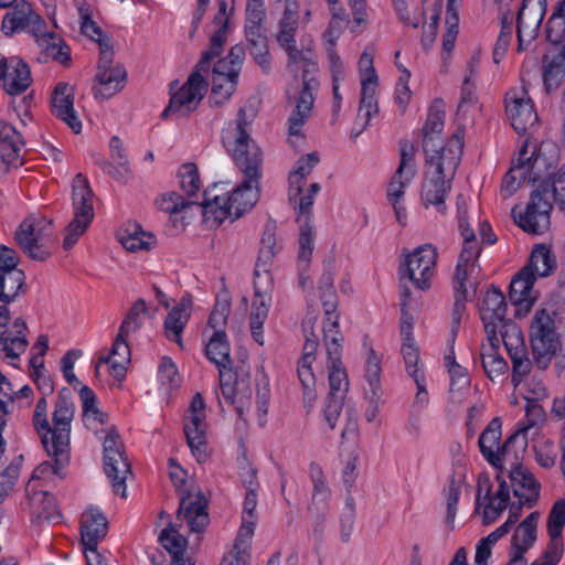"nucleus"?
<instances>
[{
  "instance_id": "32",
  "label": "nucleus",
  "mask_w": 565,
  "mask_h": 565,
  "mask_svg": "<svg viewBox=\"0 0 565 565\" xmlns=\"http://www.w3.org/2000/svg\"><path fill=\"white\" fill-rule=\"evenodd\" d=\"M254 299L252 302V311L249 316V327L252 337L254 340L263 345L264 344V334H263V326L268 317V311L271 302V297L267 292L260 288L257 281L254 282Z\"/></svg>"
},
{
  "instance_id": "46",
  "label": "nucleus",
  "mask_w": 565,
  "mask_h": 565,
  "mask_svg": "<svg viewBox=\"0 0 565 565\" xmlns=\"http://www.w3.org/2000/svg\"><path fill=\"white\" fill-rule=\"evenodd\" d=\"M159 541L171 555L170 565H193L189 558L184 557L186 539L175 529L171 526L163 529L159 535Z\"/></svg>"
},
{
  "instance_id": "43",
  "label": "nucleus",
  "mask_w": 565,
  "mask_h": 565,
  "mask_svg": "<svg viewBox=\"0 0 565 565\" xmlns=\"http://www.w3.org/2000/svg\"><path fill=\"white\" fill-rule=\"evenodd\" d=\"M309 476L312 482V498L310 510L316 509L317 512H324L331 498V491L328 487L322 468L311 462L309 466Z\"/></svg>"
},
{
  "instance_id": "54",
  "label": "nucleus",
  "mask_w": 565,
  "mask_h": 565,
  "mask_svg": "<svg viewBox=\"0 0 565 565\" xmlns=\"http://www.w3.org/2000/svg\"><path fill=\"white\" fill-rule=\"evenodd\" d=\"M147 312V305L143 299H138L131 306L129 311L127 312L125 319L122 320L118 332L121 334L129 335L138 331L142 326V316Z\"/></svg>"
},
{
  "instance_id": "44",
  "label": "nucleus",
  "mask_w": 565,
  "mask_h": 565,
  "mask_svg": "<svg viewBox=\"0 0 565 565\" xmlns=\"http://www.w3.org/2000/svg\"><path fill=\"white\" fill-rule=\"evenodd\" d=\"M276 223L268 221L265 225V230L260 241V248L257 257L255 276H259V271L268 273L267 267L271 264L274 257L280 249L276 243L275 237Z\"/></svg>"
},
{
  "instance_id": "5",
  "label": "nucleus",
  "mask_w": 565,
  "mask_h": 565,
  "mask_svg": "<svg viewBox=\"0 0 565 565\" xmlns=\"http://www.w3.org/2000/svg\"><path fill=\"white\" fill-rule=\"evenodd\" d=\"M554 199L559 210L565 212V167L558 170L552 182V193L547 182L541 183L531 194L524 213L514 216L516 224L525 232L541 234L550 226V213Z\"/></svg>"
},
{
  "instance_id": "27",
  "label": "nucleus",
  "mask_w": 565,
  "mask_h": 565,
  "mask_svg": "<svg viewBox=\"0 0 565 565\" xmlns=\"http://www.w3.org/2000/svg\"><path fill=\"white\" fill-rule=\"evenodd\" d=\"M186 443L198 462L207 459L205 414H185L183 424Z\"/></svg>"
},
{
  "instance_id": "9",
  "label": "nucleus",
  "mask_w": 565,
  "mask_h": 565,
  "mask_svg": "<svg viewBox=\"0 0 565 565\" xmlns=\"http://www.w3.org/2000/svg\"><path fill=\"white\" fill-rule=\"evenodd\" d=\"M530 341L534 363L540 370H545L556 355L559 339L555 331L554 320L546 309L535 312L530 330Z\"/></svg>"
},
{
  "instance_id": "6",
  "label": "nucleus",
  "mask_w": 565,
  "mask_h": 565,
  "mask_svg": "<svg viewBox=\"0 0 565 565\" xmlns=\"http://www.w3.org/2000/svg\"><path fill=\"white\" fill-rule=\"evenodd\" d=\"M501 428V419L492 418L478 440L480 452L484 459L500 471L504 469L505 463H515L516 459H521L527 446V439L520 443V433H513L500 446Z\"/></svg>"
},
{
  "instance_id": "24",
  "label": "nucleus",
  "mask_w": 565,
  "mask_h": 565,
  "mask_svg": "<svg viewBox=\"0 0 565 565\" xmlns=\"http://www.w3.org/2000/svg\"><path fill=\"white\" fill-rule=\"evenodd\" d=\"M52 113L65 121L74 134H79L82 122L74 110V87L68 83H58L52 94Z\"/></svg>"
},
{
  "instance_id": "8",
  "label": "nucleus",
  "mask_w": 565,
  "mask_h": 565,
  "mask_svg": "<svg viewBox=\"0 0 565 565\" xmlns=\"http://www.w3.org/2000/svg\"><path fill=\"white\" fill-rule=\"evenodd\" d=\"M480 253L469 248H462L455 271L452 275L454 307L451 312V333L457 335L462 315L466 311V302L469 300L468 285L472 287L473 295L477 290V282L470 281L476 268Z\"/></svg>"
},
{
  "instance_id": "45",
  "label": "nucleus",
  "mask_w": 565,
  "mask_h": 565,
  "mask_svg": "<svg viewBox=\"0 0 565 565\" xmlns=\"http://www.w3.org/2000/svg\"><path fill=\"white\" fill-rule=\"evenodd\" d=\"M318 162V152L308 153L297 161L295 169L289 174V202L301 194L306 177L311 173Z\"/></svg>"
},
{
  "instance_id": "14",
  "label": "nucleus",
  "mask_w": 565,
  "mask_h": 565,
  "mask_svg": "<svg viewBox=\"0 0 565 565\" xmlns=\"http://www.w3.org/2000/svg\"><path fill=\"white\" fill-rule=\"evenodd\" d=\"M437 260V250L431 245H423L409 254L399 266L401 279H409L420 290L430 287V279Z\"/></svg>"
},
{
  "instance_id": "13",
  "label": "nucleus",
  "mask_w": 565,
  "mask_h": 565,
  "mask_svg": "<svg viewBox=\"0 0 565 565\" xmlns=\"http://www.w3.org/2000/svg\"><path fill=\"white\" fill-rule=\"evenodd\" d=\"M207 82L203 75L191 73L186 82L171 95L169 105L161 114L166 119L169 115L178 118L186 117L194 111L207 90Z\"/></svg>"
},
{
  "instance_id": "26",
  "label": "nucleus",
  "mask_w": 565,
  "mask_h": 565,
  "mask_svg": "<svg viewBox=\"0 0 565 565\" xmlns=\"http://www.w3.org/2000/svg\"><path fill=\"white\" fill-rule=\"evenodd\" d=\"M359 75L361 83L362 107L374 108L376 89L379 86V75L374 67V50L367 47L363 51L359 60Z\"/></svg>"
},
{
  "instance_id": "18",
  "label": "nucleus",
  "mask_w": 565,
  "mask_h": 565,
  "mask_svg": "<svg viewBox=\"0 0 565 565\" xmlns=\"http://www.w3.org/2000/svg\"><path fill=\"white\" fill-rule=\"evenodd\" d=\"M529 154V143L525 141L519 151L518 158L505 173L501 184V195L508 199L513 195L521 186L522 182H536L539 175L533 172L537 158H534V151Z\"/></svg>"
},
{
  "instance_id": "10",
  "label": "nucleus",
  "mask_w": 565,
  "mask_h": 565,
  "mask_svg": "<svg viewBox=\"0 0 565 565\" xmlns=\"http://www.w3.org/2000/svg\"><path fill=\"white\" fill-rule=\"evenodd\" d=\"M52 220L30 216L15 231V239L23 252L38 262L46 260L52 252L47 243L52 237Z\"/></svg>"
},
{
  "instance_id": "33",
  "label": "nucleus",
  "mask_w": 565,
  "mask_h": 565,
  "mask_svg": "<svg viewBox=\"0 0 565 565\" xmlns=\"http://www.w3.org/2000/svg\"><path fill=\"white\" fill-rule=\"evenodd\" d=\"M1 82L4 90L9 95L15 96L22 94L32 83L29 65L17 56L10 57L6 75Z\"/></svg>"
},
{
  "instance_id": "52",
  "label": "nucleus",
  "mask_w": 565,
  "mask_h": 565,
  "mask_svg": "<svg viewBox=\"0 0 565 565\" xmlns=\"http://www.w3.org/2000/svg\"><path fill=\"white\" fill-rule=\"evenodd\" d=\"M381 359L373 348L369 350V356L365 365V379L372 393V399L380 397L381 391Z\"/></svg>"
},
{
  "instance_id": "35",
  "label": "nucleus",
  "mask_w": 565,
  "mask_h": 565,
  "mask_svg": "<svg viewBox=\"0 0 565 565\" xmlns=\"http://www.w3.org/2000/svg\"><path fill=\"white\" fill-rule=\"evenodd\" d=\"M324 310L323 320V344L343 343V335L339 324L338 297L335 292L320 295Z\"/></svg>"
},
{
  "instance_id": "28",
  "label": "nucleus",
  "mask_w": 565,
  "mask_h": 565,
  "mask_svg": "<svg viewBox=\"0 0 565 565\" xmlns=\"http://www.w3.org/2000/svg\"><path fill=\"white\" fill-rule=\"evenodd\" d=\"M328 362L327 369L329 372V394L343 395L349 387V380L347 370L342 363V343L324 344Z\"/></svg>"
},
{
  "instance_id": "30",
  "label": "nucleus",
  "mask_w": 565,
  "mask_h": 565,
  "mask_svg": "<svg viewBox=\"0 0 565 565\" xmlns=\"http://www.w3.org/2000/svg\"><path fill=\"white\" fill-rule=\"evenodd\" d=\"M192 306V297L183 296L180 303L169 311L164 320L166 337L180 348H183L182 332L190 319Z\"/></svg>"
},
{
  "instance_id": "41",
  "label": "nucleus",
  "mask_w": 565,
  "mask_h": 565,
  "mask_svg": "<svg viewBox=\"0 0 565 565\" xmlns=\"http://www.w3.org/2000/svg\"><path fill=\"white\" fill-rule=\"evenodd\" d=\"M231 345L224 330L213 332L205 345L206 358L216 365V367L230 370L233 366L231 359Z\"/></svg>"
},
{
  "instance_id": "63",
  "label": "nucleus",
  "mask_w": 565,
  "mask_h": 565,
  "mask_svg": "<svg viewBox=\"0 0 565 565\" xmlns=\"http://www.w3.org/2000/svg\"><path fill=\"white\" fill-rule=\"evenodd\" d=\"M22 459L23 457L19 456L0 472V502L13 489L20 475Z\"/></svg>"
},
{
  "instance_id": "38",
  "label": "nucleus",
  "mask_w": 565,
  "mask_h": 565,
  "mask_svg": "<svg viewBox=\"0 0 565 565\" xmlns=\"http://www.w3.org/2000/svg\"><path fill=\"white\" fill-rule=\"evenodd\" d=\"M445 110L440 100H435L429 109L427 119L423 126V149L430 151L431 147L441 141L440 134L445 125Z\"/></svg>"
},
{
  "instance_id": "3",
  "label": "nucleus",
  "mask_w": 565,
  "mask_h": 565,
  "mask_svg": "<svg viewBox=\"0 0 565 565\" xmlns=\"http://www.w3.org/2000/svg\"><path fill=\"white\" fill-rule=\"evenodd\" d=\"M463 129L458 128L446 145L437 143L426 156L425 179L422 185V201L425 207L433 205L444 214L445 199L451 190L452 180L463 152Z\"/></svg>"
},
{
  "instance_id": "37",
  "label": "nucleus",
  "mask_w": 565,
  "mask_h": 565,
  "mask_svg": "<svg viewBox=\"0 0 565 565\" xmlns=\"http://www.w3.org/2000/svg\"><path fill=\"white\" fill-rule=\"evenodd\" d=\"M539 518V512H532L516 527L511 540V553L515 554L514 558H523L524 553L536 541Z\"/></svg>"
},
{
  "instance_id": "53",
  "label": "nucleus",
  "mask_w": 565,
  "mask_h": 565,
  "mask_svg": "<svg viewBox=\"0 0 565 565\" xmlns=\"http://www.w3.org/2000/svg\"><path fill=\"white\" fill-rule=\"evenodd\" d=\"M320 189V184L313 182L310 184L306 194L301 196H296L294 201L290 202L294 205V207L298 211V222H310L315 198L319 193Z\"/></svg>"
},
{
  "instance_id": "29",
  "label": "nucleus",
  "mask_w": 565,
  "mask_h": 565,
  "mask_svg": "<svg viewBox=\"0 0 565 565\" xmlns=\"http://www.w3.org/2000/svg\"><path fill=\"white\" fill-rule=\"evenodd\" d=\"M108 530V523L98 509H88L82 514L81 536L82 544L86 551H94L98 543L105 539Z\"/></svg>"
},
{
  "instance_id": "20",
  "label": "nucleus",
  "mask_w": 565,
  "mask_h": 565,
  "mask_svg": "<svg viewBox=\"0 0 565 565\" xmlns=\"http://www.w3.org/2000/svg\"><path fill=\"white\" fill-rule=\"evenodd\" d=\"M75 406L72 399V393L63 387L58 392L52 416L53 427L49 440L60 444V447L70 446L71 424L74 418Z\"/></svg>"
},
{
  "instance_id": "39",
  "label": "nucleus",
  "mask_w": 565,
  "mask_h": 565,
  "mask_svg": "<svg viewBox=\"0 0 565 565\" xmlns=\"http://www.w3.org/2000/svg\"><path fill=\"white\" fill-rule=\"evenodd\" d=\"M487 340L488 343L481 347L482 367L487 376L493 382L495 379L504 375L509 366L502 355L498 353L500 345L499 337L494 335L492 339L491 335H487Z\"/></svg>"
},
{
  "instance_id": "2",
  "label": "nucleus",
  "mask_w": 565,
  "mask_h": 565,
  "mask_svg": "<svg viewBox=\"0 0 565 565\" xmlns=\"http://www.w3.org/2000/svg\"><path fill=\"white\" fill-rule=\"evenodd\" d=\"M479 310L487 335L493 339L500 333L512 362V383L518 386L530 374L532 361L522 331L516 323L505 317V297L498 286L491 285L482 295Z\"/></svg>"
},
{
  "instance_id": "36",
  "label": "nucleus",
  "mask_w": 565,
  "mask_h": 565,
  "mask_svg": "<svg viewBox=\"0 0 565 565\" xmlns=\"http://www.w3.org/2000/svg\"><path fill=\"white\" fill-rule=\"evenodd\" d=\"M116 237L130 252L150 250L157 243L156 236L143 231L137 223H128L119 228Z\"/></svg>"
},
{
  "instance_id": "47",
  "label": "nucleus",
  "mask_w": 565,
  "mask_h": 565,
  "mask_svg": "<svg viewBox=\"0 0 565 565\" xmlns=\"http://www.w3.org/2000/svg\"><path fill=\"white\" fill-rule=\"evenodd\" d=\"M524 268H529V271H532L535 276L547 277L556 268V259L548 246L539 244L533 248Z\"/></svg>"
},
{
  "instance_id": "61",
  "label": "nucleus",
  "mask_w": 565,
  "mask_h": 565,
  "mask_svg": "<svg viewBox=\"0 0 565 565\" xmlns=\"http://www.w3.org/2000/svg\"><path fill=\"white\" fill-rule=\"evenodd\" d=\"M313 226L311 222H302L299 233V253L298 258L300 263L306 266L309 264L313 250Z\"/></svg>"
},
{
  "instance_id": "31",
  "label": "nucleus",
  "mask_w": 565,
  "mask_h": 565,
  "mask_svg": "<svg viewBox=\"0 0 565 565\" xmlns=\"http://www.w3.org/2000/svg\"><path fill=\"white\" fill-rule=\"evenodd\" d=\"M536 276L529 268H522L511 280L509 288L510 301L519 307V310L529 311L535 298L532 296Z\"/></svg>"
},
{
  "instance_id": "11",
  "label": "nucleus",
  "mask_w": 565,
  "mask_h": 565,
  "mask_svg": "<svg viewBox=\"0 0 565 565\" xmlns=\"http://www.w3.org/2000/svg\"><path fill=\"white\" fill-rule=\"evenodd\" d=\"M103 447L104 471L111 481L114 492L126 498V479L131 473V467L116 428L111 427L107 431Z\"/></svg>"
},
{
  "instance_id": "48",
  "label": "nucleus",
  "mask_w": 565,
  "mask_h": 565,
  "mask_svg": "<svg viewBox=\"0 0 565 565\" xmlns=\"http://www.w3.org/2000/svg\"><path fill=\"white\" fill-rule=\"evenodd\" d=\"M24 273L18 268L0 271V301H13L24 285Z\"/></svg>"
},
{
  "instance_id": "17",
  "label": "nucleus",
  "mask_w": 565,
  "mask_h": 565,
  "mask_svg": "<svg viewBox=\"0 0 565 565\" xmlns=\"http://www.w3.org/2000/svg\"><path fill=\"white\" fill-rule=\"evenodd\" d=\"M547 8V0H523L516 18L519 51L539 34Z\"/></svg>"
},
{
  "instance_id": "57",
  "label": "nucleus",
  "mask_w": 565,
  "mask_h": 565,
  "mask_svg": "<svg viewBox=\"0 0 565 565\" xmlns=\"http://www.w3.org/2000/svg\"><path fill=\"white\" fill-rule=\"evenodd\" d=\"M193 204L201 205L202 203L185 200L183 196H181L179 193L174 191L164 193L156 200V206L160 211H163L169 214L180 213L181 211Z\"/></svg>"
},
{
  "instance_id": "23",
  "label": "nucleus",
  "mask_w": 565,
  "mask_h": 565,
  "mask_svg": "<svg viewBox=\"0 0 565 565\" xmlns=\"http://www.w3.org/2000/svg\"><path fill=\"white\" fill-rule=\"evenodd\" d=\"M511 469L508 471L510 486L513 494L525 503L526 507L532 508L536 504L540 497L541 486L534 478L533 473L520 463V459L515 463H509Z\"/></svg>"
},
{
  "instance_id": "4",
  "label": "nucleus",
  "mask_w": 565,
  "mask_h": 565,
  "mask_svg": "<svg viewBox=\"0 0 565 565\" xmlns=\"http://www.w3.org/2000/svg\"><path fill=\"white\" fill-rule=\"evenodd\" d=\"M288 55L287 66L291 72L302 70V86L296 97V104L288 118V132L290 136H302L301 129L311 116L315 96L313 92L318 89L319 82L315 77L318 72V64L310 50L302 51L291 43L284 46Z\"/></svg>"
},
{
  "instance_id": "19",
  "label": "nucleus",
  "mask_w": 565,
  "mask_h": 565,
  "mask_svg": "<svg viewBox=\"0 0 565 565\" xmlns=\"http://www.w3.org/2000/svg\"><path fill=\"white\" fill-rule=\"evenodd\" d=\"M44 29L45 22L32 10L31 4L24 0L17 2L1 21V30L6 35L28 31L34 36H39Z\"/></svg>"
},
{
  "instance_id": "1",
  "label": "nucleus",
  "mask_w": 565,
  "mask_h": 565,
  "mask_svg": "<svg viewBox=\"0 0 565 565\" xmlns=\"http://www.w3.org/2000/svg\"><path fill=\"white\" fill-rule=\"evenodd\" d=\"M256 116L257 109L248 103L238 109L234 126L223 131V145L243 172L244 180L227 196H211L209 191L204 192L201 204L203 213L206 217L212 216L217 224L227 218L232 222L239 218L258 201L263 156L250 137V127Z\"/></svg>"
},
{
  "instance_id": "12",
  "label": "nucleus",
  "mask_w": 565,
  "mask_h": 565,
  "mask_svg": "<svg viewBox=\"0 0 565 565\" xmlns=\"http://www.w3.org/2000/svg\"><path fill=\"white\" fill-rule=\"evenodd\" d=\"M127 72L120 64H114V51L107 41L100 43L99 60L96 73L98 86H94L96 98L107 99L120 92L126 83Z\"/></svg>"
},
{
  "instance_id": "58",
  "label": "nucleus",
  "mask_w": 565,
  "mask_h": 565,
  "mask_svg": "<svg viewBox=\"0 0 565 565\" xmlns=\"http://www.w3.org/2000/svg\"><path fill=\"white\" fill-rule=\"evenodd\" d=\"M525 418L526 424L520 427L515 433H520V441L526 439V433L530 428L543 423L545 420V411L542 405L536 401H531L530 397H525Z\"/></svg>"
},
{
  "instance_id": "55",
  "label": "nucleus",
  "mask_w": 565,
  "mask_h": 565,
  "mask_svg": "<svg viewBox=\"0 0 565 565\" xmlns=\"http://www.w3.org/2000/svg\"><path fill=\"white\" fill-rule=\"evenodd\" d=\"M237 84L234 81H228L223 77L212 78V88L209 97L212 106L224 105L236 90Z\"/></svg>"
},
{
  "instance_id": "40",
  "label": "nucleus",
  "mask_w": 565,
  "mask_h": 565,
  "mask_svg": "<svg viewBox=\"0 0 565 565\" xmlns=\"http://www.w3.org/2000/svg\"><path fill=\"white\" fill-rule=\"evenodd\" d=\"M128 335L118 332L110 353L99 359V363L110 365V371L117 380H122L126 375V366L130 362V348L126 341Z\"/></svg>"
},
{
  "instance_id": "16",
  "label": "nucleus",
  "mask_w": 565,
  "mask_h": 565,
  "mask_svg": "<svg viewBox=\"0 0 565 565\" xmlns=\"http://www.w3.org/2000/svg\"><path fill=\"white\" fill-rule=\"evenodd\" d=\"M505 111L519 134H525L537 125L539 116L524 86L507 93Z\"/></svg>"
},
{
  "instance_id": "34",
  "label": "nucleus",
  "mask_w": 565,
  "mask_h": 565,
  "mask_svg": "<svg viewBox=\"0 0 565 565\" xmlns=\"http://www.w3.org/2000/svg\"><path fill=\"white\" fill-rule=\"evenodd\" d=\"M47 455L53 459V462L44 461L40 463L34 472V478H45L49 475L62 477L64 467L70 461V446L60 447V444L49 440V438L41 439Z\"/></svg>"
},
{
  "instance_id": "15",
  "label": "nucleus",
  "mask_w": 565,
  "mask_h": 565,
  "mask_svg": "<svg viewBox=\"0 0 565 565\" xmlns=\"http://www.w3.org/2000/svg\"><path fill=\"white\" fill-rule=\"evenodd\" d=\"M504 471L505 468L502 471L498 470V475L495 477L498 490L494 495H492V483L489 477L480 475L478 478L476 505L479 508L482 504L481 500L486 502L483 515L490 521L497 520L498 516L507 509L510 501V487L503 477Z\"/></svg>"
},
{
  "instance_id": "42",
  "label": "nucleus",
  "mask_w": 565,
  "mask_h": 565,
  "mask_svg": "<svg viewBox=\"0 0 565 565\" xmlns=\"http://www.w3.org/2000/svg\"><path fill=\"white\" fill-rule=\"evenodd\" d=\"M565 76V54L548 52L543 57V82L546 93L556 89Z\"/></svg>"
},
{
  "instance_id": "60",
  "label": "nucleus",
  "mask_w": 565,
  "mask_h": 565,
  "mask_svg": "<svg viewBox=\"0 0 565 565\" xmlns=\"http://www.w3.org/2000/svg\"><path fill=\"white\" fill-rule=\"evenodd\" d=\"M313 320H316V317L308 318L302 322L306 341L303 344L302 355L299 360L303 361V363H312L316 360V353L319 347V338L313 332Z\"/></svg>"
},
{
  "instance_id": "59",
  "label": "nucleus",
  "mask_w": 565,
  "mask_h": 565,
  "mask_svg": "<svg viewBox=\"0 0 565 565\" xmlns=\"http://www.w3.org/2000/svg\"><path fill=\"white\" fill-rule=\"evenodd\" d=\"M565 526V499L555 501L548 512L546 527L548 536L562 537Z\"/></svg>"
},
{
  "instance_id": "64",
  "label": "nucleus",
  "mask_w": 565,
  "mask_h": 565,
  "mask_svg": "<svg viewBox=\"0 0 565 565\" xmlns=\"http://www.w3.org/2000/svg\"><path fill=\"white\" fill-rule=\"evenodd\" d=\"M564 545L559 536H550L546 550L540 558L534 561L531 565H557L563 554Z\"/></svg>"
},
{
  "instance_id": "22",
  "label": "nucleus",
  "mask_w": 565,
  "mask_h": 565,
  "mask_svg": "<svg viewBox=\"0 0 565 565\" xmlns=\"http://www.w3.org/2000/svg\"><path fill=\"white\" fill-rule=\"evenodd\" d=\"M178 520H184L191 532H202L209 523L207 500L202 492L188 491L180 497Z\"/></svg>"
},
{
  "instance_id": "21",
  "label": "nucleus",
  "mask_w": 565,
  "mask_h": 565,
  "mask_svg": "<svg viewBox=\"0 0 565 565\" xmlns=\"http://www.w3.org/2000/svg\"><path fill=\"white\" fill-rule=\"evenodd\" d=\"M401 160L397 170L391 179L387 188L388 202H398L403 199L405 189L416 175L415 148L406 140H402Z\"/></svg>"
},
{
  "instance_id": "50",
  "label": "nucleus",
  "mask_w": 565,
  "mask_h": 565,
  "mask_svg": "<svg viewBox=\"0 0 565 565\" xmlns=\"http://www.w3.org/2000/svg\"><path fill=\"white\" fill-rule=\"evenodd\" d=\"M32 504L36 509L35 512L39 519L57 522L62 516L55 497L49 492L35 493L32 497Z\"/></svg>"
},
{
  "instance_id": "62",
  "label": "nucleus",
  "mask_w": 565,
  "mask_h": 565,
  "mask_svg": "<svg viewBox=\"0 0 565 565\" xmlns=\"http://www.w3.org/2000/svg\"><path fill=\"white\" fill-rule=\"evenodd\" d=\"M178 177L182 190L189 195H194L200 189V177L194 163H184L180 167Z\"/></svg>"
},
{
  "instance_id": "49",
  "label": "nucleus",
  "mask_w": 565,
  "mask_h": 565,
  "mask_svg": "<svg viewBox=\"0 0 565 565\" xmlns=\"http://www.w3.org/2000/svg\"><path fill=\"white\" fill-rule=\"evenodd\" d=\"M39 45L44 50L47 57L65 65L71 61L70 47L61 43L53 33H46L44 30L36 36Z\"/></svg>"
},
{
  "instance_id": "56",
  "label": "nucleus",
  "mask_w": 565,
  "mask_h": 565,
  "mask_svg": "<svg viewBox=\"0 0 565 565\" xmlns=\"http://www.w3.org/2000/svg\"><path fill=\"white\" fill-rule=\"evenodd\" d=\"M311 365V362L303 363V361L299 360L297 367L298 377L303 387V402L309 409L312 407L316 399V392L313 388L316 381Z\"/></svg>"
},
{
  "instance_id": "51",
  "label": "nucleus",
  "mask_w": 565,
  "mask_h": 565,
  "mask_svg": "<svg viewBox=\"0 0 565 565\" xmlns=\"http://www.w3.org/2000/svg\"><path fill=\"white\" fill-rule=\"evenodd\" d=\"M292 8L282 13L279 21V32L277 42L284 47L291 43H296L295 36L299 23V12L292 13Z\"/></svg>"
},
{
  "instance_id": "7",
  "label": "nucleus",
  "mask_w": 565,
  "mask_h": 565,
  "mask_svg": "<svg viewBox=\"0 0 565 565\" xmlns=\"http://www.w3.org/2000/svg\"><path fill=\"white\" fill-rule=\"evenodd\" d=\"M93 198L94 193L87 178L77 173L72 184L74 217L65 228L64 249H71L93 222L95 216Z\"/></svg>"
},
{
  "instance_id": "25",
  "label": "nucleus",
  "mask_w": 565,
  "mask_h": 565,
  "mask_svg": "<svg viewBox=\"0 0 565 565\" xmlns=\"http://www.w3.org/2000/svg\"><path fill=\"white\" fill-rule=\"evenodd\" d=\"M23 138L15 127L0 120V156L8 168L17 169L23 166Z\"/></svg>"
}]
</instances>
